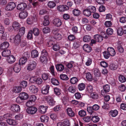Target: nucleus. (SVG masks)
I'll return each instance as SVG.
<instances>
[{"mask_svg": "<svg viewBox=\"0 0 126 126\" xmlns=\"http://www.w3.org/2000/svg\"><path fill=\"white\" fill-rule=\"evenodd\" d=\"M36 65L35 62L32 60H29L27 65V69L29 71H31L36 68Z\"/></svg>", "mask_w": 126, "mask_h": 126, "instance_id": "f257e3e1", "label": "nucleus"}, {"mask_svg": "<svg viewBox=\"0 0 126 126\" xmlns=\"http://www.w3.org/2000/svg\"><path fill=\"white\" fill-rule=\"evenodd\" d=\"M21 36L19 34L16 35L12 39L10 38V41L12 43H14L16 45H18L21 42Z\"/></svg>", "mask_w": 126, "mask_h": 126, "instance_id": "f03ea898", "label": "nucleus"}, {"mask_svg": "<svg viewBox=\"0 0 126 126\" xmlns=\"http://www.w3.org/2000/svg\"><path fill=\"white\" fill-rule=\"evenodd\" d=\"M15 3L13 2H10L7 4L5 7V10L7 11L13 10L16 7Z\"/></svg>", "mask_w": 126, "mask_h": 126, "instance_id": "7ed1b4c3", "label": "nucleus"}, {"mask_svg": "<svg viewBox=\"0 0 126 126\" xmlns=\"http://www.w3.org/2000/svg\"><path fill=\"white\" fill-rule=\"evenodd\" d=\"M46 101L51 106L54 105L55 103V101L54 100L53 98L50 96H47L45 97Z\"/></svg>", "mask_w": 126, "mask_h": 126, "instance_id": "20e7f679", "label": "nucleus"}, {"mask_svg": "<svg viewBox=\"0 0 126 126\" xmlns=\"http://www.w3.org/2000/svg\"><path fill=\"white\" fill-rule=\"evenodd\" d=\"M37 109L34 107H30L27 109V112L28 113L33 114H35L37 111Z\"/></svg>", "mask_w": 126, "mask_h": 126, "instance_id": "39448f33", "label": "nucleus"}, {"mask_svg": "<svg viewBox=\"0 0 126 126\" xmlns=\"http://www.w3.org/2000/svg\"><path fill=\"white\" fill-rule=\"evenodd\" d=\"M110 91V86L108 84H106L103 86V90L101 91V94L104 95L105 94L108 92Z\"/></svg>", "mask_w": 126, "mask_h": 126, "instance_id": "423d86ee", "label": "nucleus"}, {"mask_svg": "<svg viewBox=\"0 0 126 126\" xmlns=\"http://www.w3.org/2000/svg\"><path fill=\"white\" fill-rule=\"evenodd\" d=\"M10 108L13 111L16 112H19L20 110L19 106L16 104L12 105Z\"/></svg>", "mask_w": 126, "mask_h": 126, "instance_id": "0eeeda50", "label": "nucleus"}, {"mask_svg": "<svg viewBox=\"0 0 126 126\" xmlns=\"http://www.w3.org/2000/svg\"><path fill=\"white\" fill-rule=\"evenodd\" d=\"M12 25L14 29V31H18L21 27L20 24L17 21L13 22Z\"/></svg>", "mask_w": 126, "mask_h": 126, "instance_id": "6e6552de", "label": "nucleus"}, {"mask_svg": "<svg viewBox=\"0 0 126 126\" xmlns=\"http://www.w3.org/2000/svg\"><path fill=\"white\" fill-rule=\"evenodd\" d=\"M27 7L26 4L24 2L18 4L17 6V9L20 10H24Z\"/></svg>", "mask_w": 126, "mask_h": 126, "instance_id": "1a4fd4ad", "label": "nucleus"}, {"mask_svg": "<svg viewBox=\"0 0 126 126\" xmlns=\"http://www.w3.org/2000/svg\"><path fill=\"white\" fill-rule=\"evenodd\" d=\"M69 9V8L66 5H60L57 7V10L61 12L66 11Z\"/></svg>", "mask_w": 126, "mask_h": 126, "instance_id": "9d476101", "label": "nucleus"}, {"mask_svg": "<svg viewBox=\"0 0 126 126\" xmlns=\"http://www.w3.org/2000/svg\"><path fill=\"white\" fill-rule=\"evenodd\" d=\"M49 86L47 85L44 86L42 89V93L43 94H47L49 92Z\"/></svg>", "mask_w": 126, "mask_h": 126, "instance_id": "9b49d317", "label": "nucleus"}, {"mask_svg": "<svg viewBox=\"0 0 126 126\" xmlns=\"http://www.w3.org/2000/svg\"><path fill=\"white\" fill-rule=\"evenodd\" d=\"M29 90L31 92L34 94L37 93L38 90L37 87L33 85H31L30 86Z\"/></svg>", "mask_w": 126, "mask_h": 126, "instance_id": "f8f14e48", "label": "nucleus"}, {"mask_svg": "<svg viewBox=\"0 0 126 126\" xmlns=\"http://www.w3.org/2000/svg\"><path fill=\"white\" fill-rule=\"evenodd\" d=\"M54 24L57 27H59L62 24V22L60 19L58 18L54 19L53 21Z\"/></svg>", "mask_w": 126, "mask_h": 126, "instance_id": "ddd939ff", "label": "nucleus"}, {"mask_svg": "<svg viewBox=\"0 0 126 126\" xmlns=\"http://www.w3.org/2000/svg\"><path fill=\"white\" fill-rule=\"evenodd\" d=\"M20 65L18 63H16L14 65L13 69L15 72L18 73L20 71L21 69Z\"/></svg>", "mask_w": 126, "mask_h": 126, "instance_id": "4468645a", "label": "nucleus"}, {"mask_svg": "<svg viewBox=\"0 0 126 126\" xmlns=\"http://www.w3.org/2000/svg\"><path fill=\"white\" fill-rule=\"evenodd\" d=\"M6 60L8 62L10 63H13L15 61V57L13 55H10L7 57Z\"/></svg>", "mask_w": 126, "mask_h": 126, "instance_id": "2eb2a0df", "label": "nucleus"}, {"mask_svg": "<svg viewBox=\"0 0 126 126\" xmlns=\"http://www.w3.org/2000/svg\"><path fill=\"white\" fill-rule=\"evenodd\" d=\"M47 108V107L44 106H40L39 108V111L41 113H44L46 112Z\"/></svg>", "mask_w": 126, "mask_h": 126, "instance_id": "dca6fc26", "label": "nucleus"}, {"mask_svg": "<svg viewBox=\"0 0 126 126\" xmlns=\"http://www.w3.org/2000/svg\"><path fill=\"white\" fill-rule=\"evenodd\" d=\"M9 46V43L5 42L2 43L0 46V49L2 50L8 48Z\"/></svg>", "mask_w": 126, "mask_h": 126, "instance_id": "f3484780", "label": "nucleus"}, {"mask_svg": "<svg viewBox=\"0 0 126 126\" xmlns=\"http://www.w3.org/2000/svg\"><path fill=\"white\" fill-rule=\"evenodd\" d=\"M66 111L68 115L69 116L71 117H74L75 116V113L72 110L71 108H68L66 109Z\"/></svg>", "mask_w": 126, "mask_h": 126, "instance_id": "a211bd4d", "label": "nucleus"}, {"mask_svg": "<svg viewBox=\"0 0 126 126\" xmlns=\"http://www.w3.org/2000/svg\"><path fill=\"white\" fill-rule=\"evenodd\" d=\"M28 12L26 11H24L21 12L19 14V17L21 19H24L25 18L28 16Z\"/></svg>", "mask_w": 126, "mask_h": 126, "instance_id": "6ab92c4d", "label": "nucleus"}, {"mask_svg": "<svg viewBox=\"0 0 126 126\" xmlns=\"http://www.w3.org/2000/svg\"><path fill=\"white\" fill-rule=\"evenodd\" d=\"M11 54V51L8 49L4 50L2 53V55L3 57H7L10 56Z\"/></svg>", "mask_w": 126, "mask_h": 126, "instance_id": "aec40b11", "label": "nucleus"}, {"mask_svg": "<svg viewBox=\"0 0 126 126\" xmlns=\"http://www.w3.org/2000/svg\"><path fill=\"white\" fill-rule=\"evenodd\" d=\"M107 51L111 56H114L116 54L114 49L111 47H109L107 48Z\"/></svg>", "mask_w": 126, "mask_h": 126, "instance_id": "412c9836", "label": "nucleus"}, {"mask_svg": "<svg viewBox=\"0 0 126 126\" xmlns=\"http://www.w3.org/2000/svg\"><path fill=\"white\" fill-rule=\"evenodd\" d=\"M83 48L85 51L87 52H90L92 50V48L88 44L84 45L83 46Z\"/></svg>", "mask_w": 126, "mask_h": 126, "instance_id": "4be33fe9", "label": "nucleus"}, {"mask_svg": "<svg viewBox=\"0 0 126 126\" xmlns=\"http://www.w3.org/2000/svg\"><path fill=\"white\" fill-rule=\"evenodd\" d=\"M39 53L36 50H32L31 52V56L33 58L37 57L38 56Z\"/></svg>", "mask_w": 126, "mask_h": 126, "instance_id": "5701e85b", "label": "nucleus"}, {"mask_svg": "<svg viewBox=\"0 0 126 126\" xmlns=\"http://www.w3.org/2000/svg\"><path fill=\"white\" fill-rule=\"evenodd\" d=\"M94 38L97 42H100L103 40L102 37L100 35L98 34L94 35Z\"/></svg>", "mask_w": 126, "mask_h": 126, "instance_id": "b1692460", "label": "nucleus"}, {"mask_svg": "<svg viewBox=\"0 0 126 126\" xmlns=\"http://www.w3.org/2000/svg\"><path fill=\"white\" fill-rule=\"evenodd\" d=\"M19 96L24 100L27 99L28 97V95L26 93L24 92H22L20 93L19 95Z\"/></svg>", "mask_w": 126, "mask_h": 126, "instance_id": "393cba45", "label": "nucleus"}, {"mask_svg": "<svg viewBox=\"0 0 126 126\" xmlns=\"http://www.w3.org/2000/svg\"><path fill=\"white\" fill-rule=\"evenodd\" d=\"M83 13L84 15L87 16H89L91 14L90 10L88 8L83 11Z\"/></svg>", "mask_w": 126, "mask_h": 126, "instance_id": "a878e982", "label": "nucleus"}, {"mask_svg": "<svg viewBox=\"0 0 126 126\" xmlns=\"http://www.w3.org/2000/svg\"><path fill=\"white\" fill-rule=\"evenodd\" d=\"M56 67L57 70L60 71H63L64 69V66L61 64H57Z\"/></svg>", "mask_w": 126, "mask_h": 126, "instance_id": "bb28decb", "label": "nucleus"}, {"mask_svg": "<svg viewBox=\"0 0 126 126\" xmlns=\"http://www.w3.org/2000/svg\"><path fill=\"white\" fill-rule=\"evenodd\" d=\"M7 122L10 125H15L17 124L15 120L12 119H8L7 120Z\"/></svg>", "mask_w": 126, "mask_h": 126, "instance_id": "cd10ccee", "label": "nucleus"}, {"mask_svg": "<svg viewBox=\"0 0 126 126\" xmlns=\"http://www.w3.org/2000/svg\"><path fill=\"white\" fill-rule=\"evenodd\" d=\"M21 87L19 86H16L14 87L13 89V91L15 93H18L21 91Z\"/></svg>", "mask_w": 126, "mask_h": 126, "instance_id": "c85d7f7f", "label": "nucleus"}, {"mask_svg": "<svg viewBox=\"0 0 126 126\" xmlns=\"http://www.w3.org/2000/svg\"><path fill=\"white\" fill-rule=\"evenodd\" d=\"M118 112V111L116 110H114L110 111L109 112V113L112 117H114L117 115Z\"/></svg>", "mask_w": 126, "mask_h": 126, "instance_id": "c756f323", "label": "nucleus"}, {"mask_svg": "<svg viewBox=\"0 0 126 126\" xmlns=\"http://www.w3.org/2000/svg\"><path fill=\"white\" fill-rule=\"evenodd\" d=\"M86 78L88 81H91L93 80V76L91 74L90 72H88L86 74Z\"/></svg>", "mask_w": 126, "mask_h": 126, "instance_id": "7c9ffc66", "label": "nucleus"}, {"mask_svg": "<svg viewBox=\"0 0 126 126\" xmlns=\"http://www.w3.org/2000/svg\"><path fill=\"white\" fill-rule=\"evenodd\" d=\"M26 58L22 57L21 58L19 61V64L20 65H22L24 64L27 61Z\"/></svg>", "mask_w": 126, "mask_h": 126, "instance_id": "2f4dec72", "label": "nucleus"}, {"mask_svg": "<svg viewBox=\"0 0 126 126\" xmlns=\"http://www.w3.org/2000/svg\"><path fill=\"white\" fill-rule=\"evenodd\" d=\"M48 117L46 115L42 116L40 118V119L41 122H47Z\"/></svg>", "mask_w": 126, "mask_h": 126, "instance_id": "473e14b6", "label": "nucleus"}, {"mask_svg": "<svg viewBox=\"0 0 126 126\" xmlns=\"http://www.w3.org/2000/svg\"><path fill=\"white\" fill-rule=\"evenodd\" d=\"M94 73L96 77H99L101 75V73L98 69L95 68L94 69Z\"/></svg>", "mask_w": 126, "mask_h": 126, "instance_id": "72a5a7b5", "label": "nucleus"}, {"mask_svg": "<svg viewBox=\"0 0 126 126\" xmlns=\"http://www.w3.org/2000/svg\"><path fill=\"white\" fill-rule=\"evenodd\" d=\"M118 67V65L116 64H111L109 66L110 69L112 70H115Z\"/></svg>", "mask_w": 126, "mask_h": 126, "instance_id": "f704fd0d", "label": "nucleus"}, {"mask_svg": "<svg viewBox=\"0 0 126 126\" xmlns=\"http://www.w3.org/2000/svg\"><path fill=\"white\" fill-rule=\"evenodd\" d=\"M85 87V85L83 83H81L79 84L78 86V88L80 91H82L84 90Z\"/></svg>", "mask_w": 126, "mask_h": 126, "instance_id": "c9c22d12", "label": "nucleus"}, {"mask_svg": "<svg viewBox=\"0 0 126 126\" xmlns=\"http://www.w3.org/2000/svg\"><path fill=\"white\" fill-rule=\"evenodd\" d=\"M48 6L50 8H53L56 5V3L53 1H49L48 4Z\"/></svg>", "mask_w": 126, "mask_h": 126, "instance_id": "e433bc0d", "label": "nucleus"}, {"mask_svg": "<svg viewBox=\"0 0 126 126\" xmlns=\"http://www.w3.org/2000/svg\"><path fill=\"white\" fill-rule=\"evenodd\" d=\"M36 36H38L39 33V29L37 28H34L33 29L32 33Z\"/></svg>", "mask_w": 126, "mask_h": 126, "instance_id": "4c0bfd02", "label": "nucleus"}, {"mask_svg": "<svg viewBox=\"0 0 126 126\" xmlns=\"http://www.w3.org/2000/svg\"><path fill=\"white\" fill-rule=\"evenodd\" d=\"M51 82L54 85H58L59 84V82L58 80L55 78H53L51 79Z\"/></svg>", "mask_w": 126, "mask_h": 126, "instance_id": "58836bf2", "label": "nucleus"}, {"mask_svg": "<svg viewBox=\"0 0 126 126\" xmlns=\"http://www.w3.org/2000/svg\"><path fill=\"white\" fill-rule=\"evenodd\" d=\"M91 38V37L89 35H86L84 37L83 40L85 42H89L90 41Z\"/></svg>", "mask_w": 126, "mask_h": 126, "instance_id": "ea45409f", "label": "nucleus"}, {"mask_svg": "<svg viewBox=\"0 0 126 126\" xmlns=\"http://www.w3.org/2000/svg\"><path fill=\"white\" fill-rule=\"evenodd\" d=\"M19 33L21 36L23 35L25 32V29L24 27H22L19 28Z\"/></svg>", "mask_w": 126, "mask_h": 126, "instance_id": "a19ab883", "label": "nucleus"}, {"mask_svg": "<svg viewBox=\"0 0 126 126\" xmlns=\"http://www.w3.org/2000/svg\"><path fill=\"white\" fill-rule=\"evenodd\" d=\"M91 96L92 98L95 99H97L98 97V94L95 92L91 93Z\"/></svg>", "mask_w": 126, "mask_h": 126, "instance_id": "79ce46f5", "label": "nucleus"}, {"mask_svg": "<svg viewBox=\"0 0 126 126\" xmlns=\"http://www.w3.org/2000/svg\"><path fill=\"white\" fill-rule=\"evenodd\" d=\"M117 48L118 51L120 53H122L124 52V48L122 47L121 45L120 44H118V45L117 46Z\"/></svg>", "mask_w": 126, "mask_h": 126, "instance_id": "37998d69", "label": "nucleus"}, {"mask_svg": "<svg viewBox=\"0 0 126 126\" xmlns=\"http://www.w3.org/2000/svg\"><path fill=\"white\" fill-rule=\"evenodd\" d=\"M119 79L120 81L122 83L126 81V78L122 75H120L119 76Z\"/></svg>", "mask_w": 126, "mask_h": 126, "instance_id": "c03bdc74", "label": "nucleus"}, {"mask_svg": "<svg viewBox=\"0 0 126 126\" xmlns=\"http://www.w3.org/2000/svg\"><path fill=\"white\" fill-rule=\"evenodd\" d=\"M73 14L75 16H77L79 15L80 12L79 10L78 9H75L73 11Z\"/></svg>", "mask_w": 126, "mask_h": 126, "instance_id": "a18cd8bd", "label": "nucleus"}, {"mask_svg": "<svg viewBox=\"0 0 126 126\" xmlns=\"http://www.w3.org/2000/svg\"><path fill=\"white\" fill-rule=\"evenodd\" d=\"M20 85L21 87L25 88L27 86V82L26 81H23L21 82Z\"/></svg>", "mask_w": 126, "mask_h": 126, "instance_id": "49530a36", "label": "nucleus"}, {"mask_svg": "<svg viewBox=\"0 0 126 126\" xmlns=\"http://www.w3.org/2000/svg\"><path fill=\"white\" fill-rule=\"evenodd\" d=\"M78 114L80 117H84L86 114V112L83 110H81L78 112Z\"/></svg>", "mask_w": 126, "mask_h": 126, "instance_id": "de8ad7c7", "label": "nucleus"}, {"mask_svg": "<svg viewBox=\"0 0 126 126\" xmlns=\"http://www.w3.org/2000/svg\"><path fill=\"white\" fill-rule=\"evenodd\" d=\"M91 120L94 123H96L99 120V118L97 116H95L91 118Z\"/></svg>", "mask_w": 126, "mask_h": 126, "instance_id": "09e8293b", "label": "nucleus"}, {"mask_svg": "<svg viewBox=\"0 0 126 126\" xmlns=\"http://www.w3.org/2000/svg\"><path fill=\"white\" fill-rule=\"evenodd\" d=\"M60 77L61 79L63 80H67L69 78L66 75L62 74L60 75Z\"/></svg>", "mask_w": 126, "mask_h": 126, "instance_id": "8fccbe9b", "label": "nucleus"}, {"mask_svg": "<svg viewBox=\"0 0 126 126\" xmlns=\"http://www.w3.org/2000/svg\"><path fill=\"white\" fill-rule=\"evenodd\" d=\"M83 119L84 121L87 123L90 122L91 120V117L89 116L84 117Z\"/></svg>", "mask_w": 126, "mask_h": 126, "instance_id": "3c124183", "label": "nucleus"}, {"mask_svg": "<svg viewBox=\"0 0 126 126\" xmlns=\"http://www.w3.org/2000/svg\"><path fill=\"white\" fill-rule=\"evenodd\" d=\"M63 126H69L70 123L68 120L65 119L63 122Z\"/></svg>", "mask_w": 126, "mask_h": 126, "instance_id": "603ef678", "label": "nucleus"}, {"mask_svg": "<svg viewBox=\"0 0 126 126\" xmlns=\"http://www.w3.org/2000/svg\"><path fill=\"white\" fill-rule=\"evenodd\" d=\"M78 81V79L76 77H73L71 78L70 80V82L72 84H75Z\"/></svg>", "mask_w": 126, "mask_h": 126, "instance_id": "864d4df0", "label": "nucleus"}, {"mask_svg": "<svg viewBox=\"0 0 126 126\" xmlns=\"http://www.w3.org/2000/svg\"><path fill=\"white\" fill-rule=\"evenodd\" d=\"M123 28L121 27H119L117 31L118 34L120 36L122 35L123 33Z\"/></svg>", "mask_w": 126, "mask_h": 126, "instance_id": "5fc2aeb1", "label": "nucleus"}, {"mask_svg": "<svg viewBox=\"0 0 126 126\" xmlns=\"http://www.w3.org/2000/svg\"><path fill=\"white\" fill-rule=\"evenodd\" d=\"M22 56L23 57L26 58L27 59H28L30 57V53L28 51L25 52L23 53Z\"/></svg>", "mask_w": 126, "mask_h": 126, "instance_id": "6e6d98bb", "label": "nucleus"}, {"mask_svg": "<svg viewBox=\"0 0 126 126\" xmlns=\"http://www.w3.org/2000/svg\"><path fill=\"white\" fill-rule=\"evenodd\" d=\"M43 32L44 33H47L50 32V29L49 27H46L43 29Z\"/></svg>", "mask_w": 126, "mask_h": 126, "instance_id": "4d7b16f0", "label": "nucleus"}, {"mask_svg": "<svg viewBox=\"0 0 126 126\" xmlns=\"http://www.w3.org/2000/svg\"><path fill=\"white\" fill-rule=\"evenodd\" d=\"M88 8L90 10L91 13L92 12H95L96 11V8L94 6H91L88 7Z\"/></svg>", "mask_w": 126, "mask_h": 126, "instance_id": "13d9d810", "label": "nucleus"}, {"mask_svg": "<svg viewBox=\"0 0 126 126\" xmlns=\"http://www.w3.org/2000/svg\"><path fill=\"white\" fill-rule=\"evenodd\" d=\"M42 77L43 79L45 80H47L49 78L48 75L47 74L45 73L42 74Z\"/></svg>", "mask_w": 126, "mask_h": 126, "instance_id": "bf43d9fd", "label": "nucleus"}, {"mask_svg": "<svg viewBox=\"0 0 126 126\" xmlns=\"http://www.w3.org/2000/svg\"><path fill=\"white\" fill-rule=\"evenodd\" d=\"M23 100L19 95L16 98V101L18 103H22L24 101Z\"/></svg>", "mask_w": 126, "mask_h": 126, "instance_id": "052dcab7", "label": "nucleus"}, {"mask_svg": "<svg viewBox=\"0 0 126 126\" xmlns=\"http://www.w3.org/2000/svg\"><path fill=\"white\" fill-rule=\"evenodd\" d=\"M54 38L56 40H60L62 38V36L61 34L58 33L57 35H55L54 36Z\"/></svg>", "mask_w": 126, "mask_h": 126, "instance_id": "680f3d73", "label": "nucleus"}, {"mask_svg": "<svg viewBox=\"0 0 126 126\" xmlns=\"http://www.w3.org/2000/svg\"><path fill=\"white\" fill-rule=\"evenodd\" d=\"M60 47L58 44H56L54 45L53 47V49L55 51L59 50L60 49Z\"/></svg>", "mask_w": 126, "mask_h": 126, "instance_id": "e2e57ef3", "label": "nucleus"}, {"mask_svg": "<svg viewBox=\"0 0 126 126\" xmlns=\"http://www.w3.org/2000/svg\"><path fill=\"white\" fill-rule=\"evenodd\" d=\"M110 55L108 51H105L103 52L104 56L106 59H108L109 58Z\"/></svg>", "mask_w": 126, "mask_h": 126, "instance_id": "0e129e2a", "label": "nucleus"}, {"mask_svg": "<svg viewBox=\"0 0 126 126\" xmlns=\"http://www.w3.org/2000/svg\"><path fill=\"white\" fill-rule=\"evenodd\" d=\"M113 31L112 29L109 28L107 29L106 31V33L108 35H111L113 33Z\"/></svg>", "mask_w": 126, "mask_h": 126, "instance_id": "69168bd1", "label": "nucleus"}, {"mask_svg": "<svg viewBox=\"0 0 126 126\" xmlns=\"http://www.w3.org/2000/svg\"><path fill=\"white\" fill-rule=\"evenodd\" d=\"M68 90L69 92L72 93H74L76 92L75 88L72 86H70L69 87Z\"/></svg>", "mask_w": 126, "mask_h": 126, "instance_id": "338daca9", "label": "nucleus"}, {"mask_svg": "<svg viewBox=\"0 0 126 126\" xmlns=\"http://www.w3.org/2000/svg\"><path fill=\"white\" fill-rule=\"evenodd\" d=\"M40 62L42 63L46 61H47V57H44L41 55L40 58Z\"/></svg>", "mask_w": 126, "mask_h": 126, "instance_id": "774afa93", "label": "nucleus"}]
</instances>
